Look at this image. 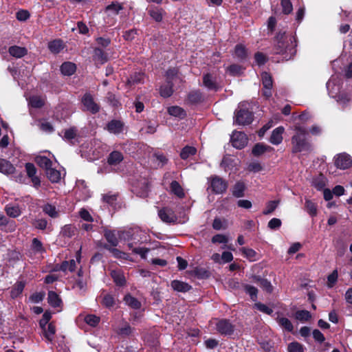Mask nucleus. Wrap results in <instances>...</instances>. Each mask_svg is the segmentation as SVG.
<instances>
[{
  "label": "nucleus",
  "mask_w": 352,
  "mask_h": 352,
  "mask_svg": "<svg viewBox=\"0 0 352 352\" xmlns=\"http://www.w3.org/2000/svg\"><path fill=\"white\" fill-rule=\"evenodd\" d=\"M48 303L54 308H61L63 302L59 296L53 291H50L47 295Z\"/></svg>",
  "instance_id": "nucleus-18"
},
{
  "label": "nucleus",
  "mask_w": 352,
  "mask_h": 352,
  "mask_svg": "<svg viewBox=\"0 0 352 352\" xmlns=\"http://www.w3.org/2000/svg\"><path fill=\"white\" fill-rule=\"evenodd\" d=\"M128 246L133 253L139 254L142 258H146L147 253L150 251L146 248H134L133 243H129Z\"/></svg>",
  "instance_id": "nucleus-40"
},
{
  "label": "nucleus",
  "mask_w": 352,
  "mask_h": 352,
  "mask_svg": "<svg viewBox=\"0 0 352 352\" xmlns=\"http://www.w3.org/2000/svg\"><path fill=\"white\" fill-rule=\"evenodd\" d=\"M118 199L117 194H112L111 192L107 193L103 195L102 200L110 206L116 205Z\"/></svg>",
  "instance_id": "nucleus-48"
},
{
  "label": "nucleus",
  "mask_w": 352,
  "mask_h": 352,
  "mask_svg": "<svg viewBox=\"0 0 352 352\" xmlns=\"http://www.w3.org/2000/svg\"><path fill=\"white\" fill-rule=\"evenodd\" d=\"M115 302L114 298L110 294H106L102 299V304L108 308L113 307Z\"/></svg>",
  "instance_id": "nucleus-62"
},
{
  "label": "nucleus",
  "mask_w": 352,
  "mask_h": 352,
  "mask_svg": "<svg viewBox=\"0 0 352 352\" xmlns=\"http://www.w3.org/2000/svg\"><path fill=\"white\" fill-rule=\"evenodd\" d=\"M123 160L122 154L117 151H114L109 154L107 162L110 165H117Z\"/></svg>",
  "instance_id": "nucleus-23"
},
{
  "label": "nucleus",
  "mask_w": 352,
  "mask_h": 352,
  "mask_svg": "<svg viewBox=\"0 0 352 352\" xmlns=\"http://www.w3.org/2000/svg\"><path fill=\"white\" fill-rule=\"evenodd\" d=\"M288 352H304L303 345L298 342H292L287 346Z\"/></svg>",
  "instance_id": "nucleus-50"
},
{
  "label": "nucleus",
  "mask_w": 352,
  "mask_h": 352,
  "mask_svg": "<svg viewBox=\"0 0 352 352\" xmlns=\"http://www.w3.org/2000/svg\"><path fill=\"white\" fill-rule=\"evenodd\" d=\"M217 331L222 336H232L235 329V327L228 319L219 320L216 324Z\"/></svg>",
  "instance_id": "nucleus-4"
},
{
  "label": "nucleus",
  "mask_w": 352,
  "mask_h": 352,
  "mask_svg": "<svg viewBox=\"0 0 352 352\" xmlns=\"http://www.w3.org/2000/svg\"><path fill=\"white\" fill-rule=\"evenodd\" d=\"M245 291L250 295L252 300L255 301L256 300L258 289L255 287L246 285L245 286Z\"/></svg>",
  "instance_id": "nucleus-56"
},
{
  "label": "nucleus",
  "mask_w": 352,
  "mask_h": 352,
  "mask_svg": "<svg viewBox=\"0 0 352 352\" xmlns=\"http://www.w3.org/2000/svg\"><path fill=\"white\" fill-rule=\"evenodd\" d=\"M161 220L167 223H177V217L173 210L168 208H163L158 212Z\"/></svg>",
  "instance_id": "nucleus-8"
},
{
  "label": "nucleus",
  "mask_w": 352,
  "mask_h": 352,
  "mask_svg": "<svg viewBox=\"0 0 352 352\" xmlns=\"http://www.w3.org/2000/svg\"><path fill=\"white\" fill-rule=\"evenodd\" d=\"M203 85L208 89L217 91L219 86L216 79L210 74H206L203 76Z\"/></svg>",
  "instance_id": "nucleus-14"
},
{
  "label": "nucleus",
  "mask_w": 352,
  "mask_h": 352,
  "mask_svg": "<svg viewBox=\"0 0 352 352\" xmlns=\"http://www.w3.org/2000/svg\"><path fill=\"white\" fill-rule=\"evenodd\" d=\"M168 112L170 116L179 118H184L186 116L184 110L178 107L173 106L168 108Z\"/></svg>",
  "instance_id": "nucleus-37"
},
{
  "label": "nucleus",
  "mask_w": 352,
  "mask_h": 352,
  "mask_svg": "<svg viewBox=\"0 0 352 352\" xmlns=\"http://www.w3.org/2000/svg\"><path fill=\"white\" fill-rule=\"evenodd\" d=\"M0 172L5 175H11L15 172V168L8 160L0 159Z\"/></svg>",
  "instance_id": "nucleus-19"
},
{
  "label": "nucleus",
  "mask_w": 352,
  "mask_h": 352,
  "mask_svg": "<svg viewBox=\"0 0 352 352\" xmlns=\"http://www.w3.org/2000/svg\"><path fill=\"white\" fill-rule=\"evenodd\" d=\"M124 300L125 303L134 309H138L141 307V302L135 297L131 296L130 294L126 295L124 296Z\"/></svg>",
  "instance_id": "nucleus-27"
},
{
  "label": "nucleus",
  "mask_w": 352,
  "mask_h": 352,
  "mask_svg": "<svg viewBox=\"0 0 352 352\" xmlns=\"http://www.w3.org/2000/svg\"><path fill=\"white\" fill-rule=\"evenodd\" d=\"M43 212L52 218H56L58 217V212L54 206H52L50 204L45 205L43 208Z\"/></svg>",
  "instance_id": "nucleus-49"
},
{
  "label": "nucleus",
  "mask_w": 352,
  "mask_h": 352,
  "mask_svg": "<svg viewBox=\"0 0 352 352\" xmlns=\"http://www.w3.org/2000/svg\"><path fill=\"white\" fill-rule=\"evenodd\" d=\"M295 318L298 320L304 322L307 321L311 318V314L309 311L307 310H300L297 311L295 313Z\"/></svg>",
  "instance_id": "nucleus-43"
},
{
  "label": "nucleus",
  "mask_w": 352,
  "mask_h": 352,
  "mask_svg": "<svg viewBox=\"0 0 352 352\" xmlns=\"http://www.w3.org/2000/svg\"><path fill=\"white\" fill-rule=\"evenodd\" d=\"M255 62L258 65H263L267 61L266 56L261 52H256L254 55Z\"/></svg>",
  "instance_id": "nucleus-64"
},
{
  "label": "nucleus",
  "mask_w": 352,
  "mask_h": 352,
  "mask_svg": "<svg viewBox=\"0 0 352 352\" xmlns=\"http://www.w3.org/2000/svg\"><path fill=\"white\" fill-rule=\"evenodd\" d=\"M118 234L120 239L121 240L129 241L133 239V233L132 230L124 231L119 230L118 231Z\"/></svg>",
  "instance_id": "nucleus-57"
},
{
  "label": "nucleus",
  "mask_w": 352,
  "mask_h": 352,
  "mask_svg": "<svg viewBox=\"0 0 352 352\" xmlns=\"http://www.w3.org/2000/svg\"><path fill=\"white\" fill-rule=\"evenodd\" d=\"M256 280L260 283V286L266 292L270 293L272 292L273 287L270 281L267 279L256 277Z\"/></svg>",
  "instance_id": "nucleus-55"
},
{
  "label": "nucleus",
  "mask_w": 352,
  "mask_h": 352,
  "mask_svg": "<svg viewBox=\"0 0 352 352\" xmlns=\"http://www.w3.org/2000/svg\"><path fill=\"white\" fill-rule=\"evenodd\" d=\"M171 287L177 292H187L192 289L191 285L188 284L187 283L174 280L170 283Z\"/></svg>",
  "instance_id": "nucleus-17"
},
{
  "label": "nucleus",
  "mask_w": 352,
  "mask_h": 352,
  "mask_svg": "<svg viewBox=\"0 0 352 352\" xmlns=\"http://www.w3.org/2000/svg\"><path fill=\"white\" fill-rule=\"evenodd\" d=\"M150 16L156 21L162 20V10L160 9H153L149 11Z\"/></svg>",
  "instance_id": "nucleus-63"
},
{
  "label": "nucleus",
  "mask_w": 352,
  "mask_h": 352,
  "mask_svg": "<svg viewBox=\"0 0 352 352\" xmlns=\"http://www.w3.org/2000/svg\"><path fill=\"white\" fill-rule=\"evenodd\" d=\"M276 322L282 328L289 332H292L294 329V326L292 322L287 318L278 316Z\"/></svg>",
  "instance_id": "nucleus-26"
},
{
  "label": "nucleus",
  "mask_w": 352,
  "mask_h": 352,
  "mask_svg": "<svg viewBox=\"0 0 352 352\" xmlns=\"http://www.w3.org/2000/svg\"><path fill=\"white\" fill-rule=\"evenodd\" d=\"M253 121V114L249 111L245 103H240L234 112V123L239 125H248Z\"/></svg>",
  "instance_id": "nucleus-2"
},
{
  "label": "nucleus",
  "mask_w": 352,
  "mask_h": 352,
  "mask_svg": "<svg viewBox=\"0 0 352 352\" xmlns=\"http://www.w3.org/2000/svg\"><path fill=\"white\" fill-rule=\"evenodd\" d=\"M36 162L45 172L52 167V162L45 156H38L36 158Z\"/></svg>",
  "instance_id": "nucleus-33"
},
{
  "label": "nucleus",
  "mask_w": 352,
  "mask_h": 352,
  "mask_svg": "<svg viewBox=\"0 0 352 352\" xmlns=\"http://www.w3.org/2000/svg\"><path fill=\"white\" fill-rule=\"evenodd\" d=\"M197 149L193 146H186L182 150L180 157L183 160L188 159L190 156L195 155Z\"/></svg>",
  "instance_id": "nucleus-39"
},
{
  "label": "nucleus",
  "mask_w": 352,
  "mask_h": 352,
  "mask_svg": "<svg viewBox=\"0 0 352 352\" xmlns=\"http://www.w3.org/2000/svg\"><path fill=\"white\" fill-rule=\"evenodd\" d=\"M94 58L101 63H104L107 61V56L106 54L100 48L98 47L94 49Z\"/></svg>",
  "instance_id": "nucleus-41"
},
{
  "label": "nucleus",
  "mask_w": 352,
  "mask_h": 352,
  "mask_svg": "<svg viewBox=\"0 0 352 352\" xmlns=\"http://www.w3.org/2000/svg\"><path fill=\"white\" fill-rule=\"evenodd\" d=\"M25 170L28 176L31 178L34 187L38 188L41 185V180L36 175V168L35 166L32 163H26Z\"/></svg>",
  "instance_id": "nucleus-11"
},
{
  "label": "nucleus",
  "mask_w": 352,
  "mask_h": 352,
  "mask_svg": "<svg viewBox=\"0 0 352 352\" xmlns=\"http://www.w3.org/2000/svg\"><path fill=\"white\" fill-rule=\"evenodd\" d=\"M43 329L44 330L45 337L48 340L52 341L56 332L55 326L52 323H50L47 324V328L44 327Z\"/></svg>",
  "instance_id": "nucleus-47"
},
{
  "label": "nucleus",
  "mask_w": 352,
  "mask_h": 352,
  "mask_svg": "<svg viewBox=\"0 0 352 352\" xmlns=\"http://www.w3.org/2000/svg\"><path fill=\"white\" fill-rule=\"evenodd\" d=\"M202 100V94L199 91H192L188 95V100L192 104L199 103L201 102Z\"/></svg>",
  "instance_id": "nucleus-36"
},
{
  "label": "nucleus",
  "mask_w": 352,
  "mask_h": 352,
  "mask_svg": "<svg viewBox=\"0 0 352 352\" xmlns=\"http://www.w3.org/2000/svg\"><path fill=\"white\" fill-rule=\"evenodd\" d=\"M76 228L75 226L69 224L65 225L64 227L62 228L60 231V234L67 238H72L76 234Z\"/></svg>",
  "instance_id": "nucleus-31"
},
{
  "label": "nucleus",
  "mask_w": 352,
  "mask_h": 352,
  "mask_svg": "<svg viewBox=\"0 0 352 352\" xmlns=\"http://www.w3.org/2000/svg\"><path fill=\"white\" fill-rule=\"evenodd\" d=\"M352 164V160L349 155L342 153L335 157V165L340 169H346Z\"/></svg>",
  "instance_id": "nucleus-10"
},
{
  "label": "nucleus",
  "mask_w": 352,
  "mask_h": 352,
  "mask_svg": "<svg viewBox=\"0 0 352 352\" xmlns=\"http://www.w3.org/2000/svg\"><path fill=\"white\" fill-rule=\"evenodd\" d=\"M111 276L117 285L122 286L125 284L126 280L122 271L112 270Z\"/></svg>",
  "instance_id": "nucleus-22"
},
{
  "label": "nucleus",
  "mask_w": 352,
  "mask_h": 352,
  "mask_svg": "<svg viewBox=\"0 0 352 352\" xmlns=\"http://www.w3.org/2000/svg\"><path fill=\"white\" fill-rule=\"evenodd\" d=\"M209 186L213 193L223 194L228 188V182L217 175H212L208 179Z\"/></svg>",
  "instance_id": "nucleus-3"
},
{
  "label": "nucleus",
  "mask_w": 352,
  "mask_h": 352,
  "mask_svg": "<svg viewBox=\"0 0 352 352\" xmlns=\"http://www.w3.org/2000/svg\"><path fill=\"white\" fill-rule=\"evenodd\" d=\"M305 210L311 217L317 215V206L311 200L307 199L305 201Z\"/></svg>",
  "instance_id": "nucleus-44"
},
{
  "label": "nucleus",
  "mask_w": 352,
  "mask_h": 352,
  "mask_svg": "<svg viewBox=\"0 0 352 352\" xmlns=\"http://www.w3.org/2000/svg\"><path fill=\"white\" fill-rule=\"evenodd\" d=\"M170 188L171 192L175 195L177 197L179 198L184 197L185 193L184 192V189L177 181H173L170 183Z\"/></svg>",
  "instance_id": "nucleus-24"
},
{
  "label": "nucleus",
  "mask_w": 352,
  "mask_h": 352,
  "mask_svg": "<svg viewBox=\"0 0 352 352\" xmlns=\"http://www.w3.org/2000/svg\"><path fill=\"white\" fill-rule=\"evenodd\" d=\"M287 43L288 41H285L283 35L278 36L277 43L274 47V53L284 54L289 52V54L293 55L295 50L292 47H289Z\"/></svg>",
  "instance_id": "nucleus-5"
},
{
  "label": "nucleus",
  "mask_w": 352,
  "mask_h": 352,
  "mask_svg": "<svg viewBox=\"0 0 352 352\" xmlns=\"http://www.w3.org/2000/svg\"><path fill=\"white\" fill-rule=\"evenodd\" d=\"M294 131L295 133L291 139L292 153H311L313 147L311 143L306 138V129L300 126H295Z\"/></svg>",
  "instance_id": "nucleus-1"
},
{
  "label": "nucleus",
  "mask_w": 352,
  "mask_h": 352,
  "mask_svg": "<svg viewBox=\"0 0 352 352\" xmlns=\"http://www.w3.org/2000/svg\"><path fill=\"white\" fill-rule=\"evenodd\" d=\"M76 263L74 260H70L69 261H64L59 266V270L63 272L70 271L73 272L75 270Z\"/></svg>",
  "instance_id": "nucleus-38"
},
{
  "label": "nucleus",
  "mask_w": 352,
  "mask_h": 352,
  "mask_svg": "<svg viewBox=\"0 0 352 352\" xmlns=\"http://www.w3.org/2000/svg\"><path fill=\"white\" fill-rule=\"evenodd\" d=\"M123 9V7L118 3H112L106 7V11L113 14H118L119 12Z\"/></svg>",
  "instance_id": "nucleus-54"
},
{
  "label": "nucleus",
  "mask_w": 352,
  "mask_h": 352,
  "mask_svg": "<svg viewBox=\"0 0 352 352\" xmlns=\"http://www.w3.org/2000/svg\"><path fill=\"white\" fill-rule=\"evenodd\" d=\"M85 321L89 325L96 327L100 322V318L95 315H87L85 318Z\"/></svg>",
  "instance_id": "nucleus-59"
},
{
  "label": "nucleus",
  "mask_w": 352,
  "mask_h": 352,
  "mask_svg": "<svg viewBox=\"0 0 352 352\" xmlns=\"http://www.w3.org/2000/svg\"><path fill=\"white\" fill-rule=\"evenodd\" d=\"M64 47L63 43L60 39L54 40L48 43V48L54 54L59 53Z\"/></svg>",
  "instance_id": "nucleus-25"
},
{
  "label": "nucleus",
  "mask_w": 352,
  "mask_h": 352,
  "mask_svg": "<svg viewBox=\"0 0 352 352\" xmlns=\"http://www.w3.org/2000/svg\"><path fill=\"white\" fill-rule=\"evenodd\" d=\"M281 6L283 12L285 14H289L293 10L292 4L289 0H281Z\"/></svg>",
  "instance_id": "nucleus-61"
},
{
  "label": "nucleus",
  "mask_w": 352,
  "mask_h": 352,
  "mask_svg": "<svg viewBox=\"0 0 352 352\" xmlns=\"http://www.w3.org/2000/svg\"><path fill=\"white\" fill-rule=\"evenodd\" d=\"M234 56L239 60H244L248 56L246 48L241 44H238L234 47Z\"/></svg>",
  "instance_id": "nucleus-34"
},
{
  "label": "nucleus",
  "mask_w": 352,
  "mask_h": 352,
  "mask_svg": "<svg viewBox=\"0 0 352 352\" xmlns=\"http://www.w3.org/2000/svg\"><path fill=\"white\" fill-rule=\"evenodd\" d=\"M24 283L22 282L17 283L10 292V296L12 298H16L24 289Z\"/></svg>",
  "instance_id": "nucleus-51"
},
{
  "label": "nucleus",
  "mask_w": 352,
  "mask_h": 352,
  "mask_svg": "<svg viewBox=\"0 0 352 352\" xmlns=\"http://www.w3.org/2000/svg\"><path fill=\"white\" fill-rule=\"evenodd\" d=\"M245 185L242 182H237L233 187L232 195L235 197H241L244 195Z\"/></svg>",
  "instance_id": "nucleus-42"
},
{
  "label": "nucleus",
  "mask_w": 352,
  "mask_h": 352,
  "mask_svg": "<svg viewBox=\"0 0 352 352\" xmlns=\"http://www.w3.org/2000/svg\"><path fill=\"white\" fill-rule=\"evenodd\" d=\"M278 201H271L267 204L265 209L263 210V213L265 215L271 214L278 206Z\"/></svg>",
  "instance_id": "nucleus-58"
},
{
  "label": "nucleus",
  "mask_w": 352,
  "mask_h": 352,
  "mask_svg": "<svg viewBox=\"0 0 352 352\" xmlns=\"http://www.w3.org/2000/svg\"><path fill=\"white\" fill-rule=\"evenodd\" d=\"M8 52L11 56L17 58L24 56L28 52L26 48L16 45L10 47Z\"/></svg>",
  "instance_id": "nucleus-20"
},
{
  "label": "nucleus",
  "mask_w": 352,
  "mask_h": 352,
  "mask_svg": "<svg viewBox=\"0 0 352 352\" xmlns=\"http://www.w3.org/2000/svg\"><path fill=\"white\" fill-rule=\"evenodd\" d=\"M271 150H272V148L271 146L261 143H258L254 145L252 152L254 156H259L264 153L265 152L270 151Z\"/></svg>",
  "instance_id": "nucleus-28"
},
{
  "label": "nucleus",
  "mask_w": 352,
  "mask_h": 352,
  "mask_svg": "<svg viewBox=\"0 0 352 352\" xmlns=\"http://www.w3.org/2000/svg\"><path fill=\"white\" fill-rule=\"evenodd\" d=\"M81 101L87 111L92 113H96L99 111V105L95 102L93 96L89 93L85 94Z\"/></svg>",
  "instance_id": "nucleus-7"
},
{
  "label": "nucleus",
  "mask_w": 352,
  "mask_h": 352,
  "mask_svg": "<svg viewBox=\"0 0 352 352\" xmlns=\"http://www.w3.org/2000/svg\"><path fill=\"white\" fill-rule=\"evenodd\" d=\"M285 131L283 126H278L272 131V135L270 138V142L272 144L278 145L283 141V134Z\"/></svg>",
  "instance_id": "nucleus-13"
},
{
  "label": "nucleus",
  "mask_w": 352,
  "mask_h": 352,
  "mask_svg": "<svg viewBox=\"0 0 352 352\" xmlns=\"http://www.w3.org/2000/svg\"><path fill=\"white\" fill-rule=\"evenodd\" d=\"M6 212L7 214L12 218L19 217L21 213V209L18 205L8 204L6 206Z\"/></svg>",
  "instance_id": "nucleus-29"
},
{
  "label": "nucleus",
  "mask_w": 352,
  "mask_h": 352,
  "mask_svg": "<svg viewBox=\"0 0 352 352\" xmlns=\"http://www.w3.org/2000/svg\"><path fill=\"white\" fill-rule=\"evenodd\" d=\"M312 184L318 190H322L325 186V177L322 174L319 175L313 179Z\"/></svg>",
  "instance_id": "nucleus-46"
},
{
  "label": "nucleus",
  "mask_w": 352,
  "mask_h": 352,
  "mask_svg": "<svg viewBox=\"0 0 352 352\" xmlns=\"http://www.w3.org/2000/svg\"><path fill=\"white\" fill-rule=\"evenodd\" d=\"M48 179L53 183H57L60 180V173L52 167L46 171Z\"/></svg>",
  "instance_id": "nucleus-32"
},
{
  "label": "nucleus",
  "mask_w": 352,
  "mask_h": 352,
  "mask_svg": "<svg viewBox=\"0 0 352 352\" xmlns=\"http://www.w3.org/2000/svg\"><path fill=\"white\" fill-rule=\"evenodd\" d=\"M133 331V329L128 323H125L122 327L118 329V333L121 336H129Z\"/></svg>",
  "instance_id": "nucleus-60"
},
{
  "label": "nucleus",
  "mask_w": 352,
  "mask_h": 352,
  "mask_svg": "<svg viewBox=\"0 0 352 352\" xmlns=\"http://www.w3.org/2000/svg\"><path fill=\"white\" fill-rule=\"evenodd\" d=\"M104 248L110 251L113 254V256L116 258L127 260L129 257L128 254L122 252L117 248H111L109 245H104Z\"/></svg>",
  "instance_id": "nucleus-30"
},
{
  "label": "nucleus",
  "mask_w": 352,
  "mask_h": 352,
  "mask_svg": "<svg viewBox=\"0 0 352 352\" xmlns=\"http://www.w3.org/2000/svg\"><path fill=\"white\" fill-rule=\"evenodd\" d=\"M77 135V129L76 127H71L66 129L64 133V139L67 141H71L74 139Z\"/></svg>",
  "instance_id": "nucleus-53"
},
{
  "label": "nucleus",
  "mask_w": 352,
  "mask_h": 352,
  "mask_svg": "<svg viewBox=\"0 0 352 352\" xmlns=\"http://www.w3.org/2000/svg\"><path fill=\"white\" fill-rule=\"evenodd\" d=\"M76 69V66L71 62H65L60 66L61 73L65 76H72Z\"/></svg>",
  "instance_id": "nucleus-21"
},
{
  "label": "nucleus",
  "mask_w": 352,
  "mask_h": 352,
  "mask_svg": "<svg viewBox=\"0 0 352 352\" xmlns=\"http://www.w3.org/2000/svg\"><path fill=\"white\" fill-rule=\"evenodd\" d=\"M173 85L174 84L173 83H168L166 82V84L162 85L160 91L161 96L164 98L170 97L173 93Z\"/></svg>",
  "instance_id": "nucleus-35"
},
{
  "label": "nucleus",
  "mask_w": 352,
  "mask_h": 352,
  "mask_svg": "<svg viewBox=\"0 0 352 352\" xmlns=\"http://www.w3.org/2000/svg\"><path fill=\"white\" fill-rule=\"evenodd\" d=\"M144 75L141 72H135L128 79L127 82L130 85H135L141 83L144 80Z\"/></svg>",
  "instance_id": "nucleus-45"
},
{
  "label": "nucleus",
  "mask_w": 352,
  "mask_h": 352,
  "mask_svg": "<svg viewBox=\"0 0 352 352\" xmlns=\"http://www.w3.org/2000/svg\"><path fill=\"white\" fill-rule=\"evenodd\" d=\"M118 230H105L104 236L107 242L113 247H116L119 243Z\"/></svg>",
  "instance_id": "nucleus-15"
},
{
  "label": "nucleus",
  "mask_w": 352,
  "mask_h": 352,
  "mask_svg": "<svg viewBox=\"0 0 352 352\" xmlns=\"http://www.w3.org/2000/svg\"><path fill=\"white\" fill-rule=\"evenodd\" d=\"M166 80L168 83H176L181 82L182 78L179 76L178 69L177 68H170L166 72Z\"/></svg>",
  "instance_id": "nucleus-16"
},
{
  "label": "nucleus",
  "mask_w": 352,
  "mask_h": 352,
  "mask_svg": "<svg viewBox=\"0 0 352 352\" xmlns=\"http://www.w3.org/2000/svg\"><path fill=\"white\" fill-rule=\"evenodd\" d=\"M105 129L109 133L118 135L122 133L124 129V123L120 120H112L108 122Z\"/></svg>",
  "instance_id": "nucleus-12"
},
{
  "label": "nucleus",
  "mask_w": 352,
  "mask_h": 352,
  "mask_svg": "<svg viewBox=\"0 0 352 352\" xmlns=\"http://www.w3.org/2000/svg\"><path fill=\"white\" fill-rule=\"evenodd\" d=\"M30 103L32 107L34 108H41L44 104V100L39 96H32L30 98Z\"/></svg>",
  "instance_id": "nucleus-52"
},
{
  "label": "nucleus",
  "mask_w": 352,
  "mask_h": 352,
  "mask_svg": "<svg viewBox=\"0 0 352 352\" xmlns=\"http://www.w3.org/2000/svg\"><path fill=\"white\" fill-rule=\"evenodd\" d=\"M232 146L238 149L244 148L248 144L246 135L241 131H234L231 136Z\"/></svg>",
  "instance_id": "nucleus-6"
},
{
  "label": "nucleus",
  "mask_w": 352,
  "mask_h": 352,
  "mask_svg": "<svg viewBox=\"0 0 352 352\" xmlns=\"http://www.w3.org/2000/svg\"><path fill=\"white\" fill-rule=\"evenodd\" d=\"M261 80L264 88L263 96L268 98L272 96L271 89L273 85L272 78L267 72H263L261 74Z\"/></svg>",
  "instance_id": "nucleus-9"
}]
</instances>
